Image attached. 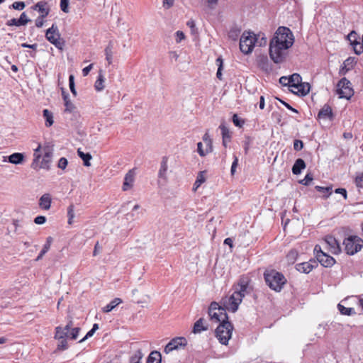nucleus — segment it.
I'll return each instance as SVG.
<instances>
[{"instance_id":"obj_50","label":"nucleus","mask_w":363,"mask_h":363,"mask_svg":"<svg viewBox=\"0 0 363 363\" xmlns=\"http://www.w3.org/2000/svg\"><path fill=\"white\" fill-rule=\"evenodd\" d=\"M74 76L72 74L69 75V89H70L71 92L74 96H76L77 92H76L75 87H74Z\"/></svg>"},{"instance_id":"obj_3","label":"nucleus","mask_w":363,"mask_h":363,"mask_svg":"<svg viewBox=\"0 0 363 363\" xmlns=\"http://www.w3.org/2000/svg\"><path fill=\"white\" fill-rule=\"evenodd\" d=\"M266 284L273 291L279 292L287 282L285 276L274 269H267L264 272Z\"/></svg>"},{"instance_id":"obj_26","label":"nucleus","mask_w":363,"mask_h":363,"mask_svg":"<svg viewBox=\"0 0 363 363\" xmlns=\"http://www.w3.org/2000/svg\"><path fill=\"white\" fill-rule=\"evenodd\" d=\"M122 303V300L120 298H116L112 300L108 304L102 308L104 313H108L115 308L118 305Z\"/></svg>"},{"instance_id":"obj_18","label":"nucleus","mask_w":363,"mask_h":363,"mask_svg":"<svg viewBox=\"0 0 363 363\" xmlns=\"http://www.w3.org/2000/svg\"><path fill=\"white\" fill-rule=\"evenodd\" d=\"M34 11L39 12V16L47 17L50 11V8L48 3L45 1H40L32 6Z\"/></svg>"},{"instance_id":"obj_43","label":"nucleus","mask_w":363,"mask_h":363,"mask_svg":"<svg viewBox=\"0 0 363 363\" xmlns=\"http://www.w3.org/2000/svg\"><path fill=\"white\" fill-rule=\"evenodd\" d=\"M58 340L59 342L57 345V350L64 351L68 349L69 345L67 339H60Z\"/></svg>"},{"instance_id":"obj_40","label":"nucleus","mask_w":363,"mask_h":363,"mask_svg":"<svg viewBox=\"0 0 363 363\" xmlns=\"http://www.w3.org/2000/svg\"><path fill=\"white\" fill-rule=\"evenodd\" d=\"M68 224L72 225L74 218V206L70 204L67 208Z\"/></svg>"},{"instance_id":"obj_58","label":"nucleus","mask_w":363,"mask_h":363,"mask_svg":"<svg viewBox=\"0 0 363 363\" xmlns=\"http://www.w3.org/2000/svg\"><path fill=\"white\" fill-rule=\"evenodd\" d=\"M348 39L350 41L351 44L354 43L355 41H358L357 40V33L354 32V31H352L348 35Z\"/></svg>"},{"instance_id":"obj_53","label":"nucleus","mask_w":363,"mask_h":363,"mask_svg":"<svg viewBox=\"0 0 363 363\" xmlns=\"http://www.w3.org/2000/svg\"><path fill=\"white\" fill-rule=\"evenodd\" d=\"M67 160L65 157H61L58 162V167L65 169L67 166Z\"/></svg>"},{"instance_id":"obj_36","label":"nucleus","mask_w":363,"mask_h":363,"mask_svg":"<svg viewBox=\"0 0 363 363\" xmlns=\"http://www.w3.org/2000/svg\"><path fill=\"white\" fill-rule=\"evenodd\" d=\"M167 157H164L161 162L160 169L159 171V177H164L167 171Z\"/></svg>"},{"instance_id":"obj_25","label":"nucleus","mask_w":363,"mask_h":363,"mask_svg":"<svg viewBox=\"0 0 363 363\" xmlns=\"http://www.w3.org/2000/svg\"><path fill=\"white\" fill-rule=\"evenodd\" d=\"M207 330L208 327L204 325V319L202 318L196 320L193 327V333L195 334Z\"/></svg>"},{"instance_id":"obj_6","label":"nucleus","mask_w":363,"mask_h":363,"mask_svg":"<svg viewBox=\"0 0 363 363\" xmlns=\"http://www.w3.org/2000/svg\"><path fill=\"white\" fill-rule=\"evenodd\" d=\"M72 320H69L65 327H56L54 338L55 340H60L66 339L67 337L70 340H76L81 329L79 327L72 328Z\"/></svg>"},{"instance_id":"obj_15","label":"nucleus","mask_w":363,"mask_h":363,"mask_svg":"<svg viewBox=\"0 0 363 363\" xmlns=\"http://www.w3.org/2000/svg\"><path fill=\"white\" fill-rule=\"evenodd\" d=\"M323 242L325 245V248L332 254L337 255L341 252L340 244L335 237L327 235L325 237Z\"/></svg>"},{"instance_id":"obj_35","label":"nucleus","mask_w":363,"mask_h":363,"mask_svg":"<svg viewBox=\"0 0 363 363\" xmlns=\"http://www.w3.org/2000/svg\"><path fill=\"white\" fill-rule=\"evenodd\" d=\"M203 140L206 145V148L207 149V152L211 153L213 151V141L210 138L208 133H205L203 136Z\"/></svg>"},{"instance_id":"obj_34","label":"nucleus","mask_w":363,"mask_h":363,"mask_svg":"<svg viewBox=\"0 0 363 363\" xmlns=\"http://www.w3.org/2000/svg\"><path fill=\"white\" fill-rule=\"evenodd\" d=\"M337 308H338L340 313L342 315H354L356 313L354 308L345 307L344 306L341 305L340 303H339L337 305Z\"/></svg>"},{"instance_id":"obj_14","label":"nucleus","mask_w":363,"mask_h":363,"mask_svg":"<svg viewBox=\"0 0 363 363\" xmlns=\"http://www.w3.org/2000/svg\"><path fill=\"white\" fill-rule=\"evenodd\" d=\"M313 252L317 260L325 267H331L335 263V259L323 252L319 245L315 246Z\"/></svg>"},{"instance_id":"obj_28","label":"nucleus","mask_w":363,"mask_h":363,"mask_svg":"<svg viewBox=\"0 0 363 363\" xmlns=\"http://www.w3.org/2000/svg\"><path fill=\"white\" fill-rule=\"evenodd\" d=\"M161 362V354L157 351L152 352L147 359V363H160Z\"/></svg>"},{"instance_id":"obj_51","label":"nucleus","mask_w":363,"mask_h":363,"mask_svg":"<svg viewBox=\"0 0 363 363\" xmlns=\"http://www.w3.org/2000/svg\"><path fill=\"white\" fill-rule=\"evenodd\" d=\"M53 239L52 237L49 236L46 239V242L43 245V250L48 252L51 247Z\"/></svg>"},{"instance_id":"obj_57","label":"nucleus","mask_w":363,"mask_h":363,"mask_svg":"<svg viewBox=\"0 0 363 363\" xmlns=\"http://www.w3.org/2000/svg\"><path fill=\"white\" fill-rule=\"evenodd\" d=\"M185 38V35L184 32L181 30H178L176 33V41L177 43H180L182 40Z\"/></svg>"},{"instance_id":"obj_38","label":"nucleus","mask_w":363,"mask_h":363,"mask_svg":"<svg viewBox=\"0 0 363 363\" xmlns=\"http://www.w3.org/2000/svg\"><path fill=\"white\" fill-rule=\"evenodd\" d=\"M315 188L318 191L325 194L323 197L325 199L328 198L332 194V188L331 187H323V186H316Z\"/></svg>"},{"instance_id":"obj_5","label":"nucleus","mask_w":363,"mask_h":363,"mask_svg":"<svg viewBox=\"0 0 363 363\" xmlns=\"http://www.w3.org/2000/svg\"><path fill=\"white\" fill-rule=\"evenodd\" d=\"M290 90L298 95L306 96L310 91V84L302 82V78L299 74L294 73L289 77Z\"/></svg>"},{"instance_id":"obj_29","label":"nucleus","mask_w":363,"mask_h":363,"mask_svg":"<svg viewBox=\"0 0 363 363\" xmlns=\"http://www.w3.org/2000/svg\"><path fill=\"white\" fill-rule=\"evenodd\" d=\"M43 117L45 119V126L50 127L53 125V114L48 109L43 110Z\"/></svg>"},{"instance_id":"obj_32","label":"nucleus","mask_w":363,"mask_h":363,"mask_svg":"<svg viewBox=\"0 0 363 363\" xmlns=\"http://www.w3.org/2000/svg\"><path fill=\"white\" fill-rule=\"evenodd\" d=\"M62 97L65 101V111L72 112L74 108V106L69 100L68 94L65 93V91H62Z\"/></svg>"},{"instance_id":"obj_2","label":"nucleus","mask_w":363,"mask_h":363,"mask_svg":"<svg viewBox=\"0 0 363 363\" xmlns=\"http://www.w3.org/2000/svg\"><path fill=\"white\" fill-rule=\"evenodd\" d=\"M53 145L50 143H45L43 145H38L34 150L33 160L31 167L38 171L40 169L49 170L53 156Z\"/></svg>"},{"instance_id":"obj_44","label":"nucleus","mask_w":363,"mask_h":363,"mask_svg":"<svg viewBox=\"0 0 363 363\" xmlns=\"http://www.w3.org/2000/svg\"><path fill=\"white\" fill-rule=\"evenodd\" d=\"M142 353L140 351H137L133 355L130 357V363H141Z\"/></svg>"},{"instance_id":"obj_30","label":"nucleus","mask_w":363,"mask_h":363,"mask_svg":"<svg viewBox=\"0 0 363 363\" xmlns=\"http://www.w3.org/2000/svg\"><path fill=\"white\" fill-rule=\"evenodd\" d=\"M206 182L205 177V172H200L196 177V179L194 182L193 190L196 191V189Z\"/></svg>"},{"instance_id":"obj_19","label":"nucleus","mask_w":363,"mask_h":363,"mask_svg":"<svg viewBox=\"0 0 363 363\" xmlns=\"http://www.w3.org/2000/svg\"><path fill=\"white\" fill-rule=\"evenodd\" d=\"M317 118L318 119H328L332 121L334 118V115L331 106L328 104H324L319 111Z\"/></svg>"},{"instance_id":"obj_21","label":"nucleus","mask_w":363,"mask_h":363,"mask_svg":"<svg viewBox=\"0 0 363 363\" xmlns=\"http://www.w3.org/2000/svg\"><path fill=\"white\" fill-rule=\"evenodd\" d=\"M258 67L262 71L269 73L272 71V65L267 56H259L257 60Z\"/></svg>"},{"instance_id":"obj_33","label":"nucleus","mask_w":363,"mask_h":363,"mask_svg":"<svg viewBox=\"0 0 363 363\" xmlns=\"http://www.w3.org/2000/svg\"><path fill=\"white\" fill-rule=\"evenodd\" d=\"M104 75L102 74V72L100 71L99 76H98V79H96V81L95 82V84H94L95 89L98 91L103 90L104 88Z\"/></svg>"},{"instance_id":"obj_20","label":"nucleus","mask_w":363,"mask_h":363,"mask_svg":"<svg viewBox=\"0 0 363 363\" xmlns=\"http://www.w3.org/2000/svg\"><path fill=\"white\" fill-rule=\"evenodd\" d=\"M318 264L314 260H310L309 262L299 263L296 265V269L302 273L308 274L313 268L317 266Z\"/></svg>"},{"instance_id":"obj_49","label":"nucleus","mask_w":363,"mask_h":363,"mask_svg":"<svg viewBox=\"0 0 363 363\" xmlns=\"http://www.w3.org/2000/svg\"><path fill=\"white\" fill-rule=\"evenodd\" d=\"M15 10H23L26 7V4L23 1H15L11 6Z\"/></svg>"},{"instance_id":"obj_39","label":"nucleus","mask_w":363,"mask_h":363,"mask_svg":"<svg viewBox=\"0 0 363 363\" xmlns=\"http://www.w3.org/2000/svg\"><path fill=\"white\" fill-rule=\"evenodd\" d=\"M216 63L218 66L216 77L220 80L222 79V69L223 65V59L220 57H218L216 60Z\"/></svg>"},{"instance_id":"obj_47","label":"nucleus","mask_w":363,"mask_h":363,"mask_svg":"<svg viewBox=\"0 0 363 363\" xmlns=\"http://www.w3.org/2000/svg\"><path fill=\"white\" fill-rule=\"evenodd\" d=\"M313 175L311 173L306 174L305 177L300 181V183L303 185L308 186L310 184V183L313 181Z\"/></svg>"},{"instance_id":"obj_60","label":"nucleus","mask_w":363,"mask_h":363,"mask_svg":"<svg viewBox=\"0 0 363 363\" xmlns=\"http://www.w3.org/2000/svg\"><path fill=\"white\" fill-rule=\"evenodd\" d=\"M335 192L336 194H340L341 195H342V196L344 197L345 199H347V191L344 188H337L335 190Z\"/></svg>"},{"instance_id":"obj_10","label":"nucleus","mask_w":363,"mask_h":363,"mask_svg":"<svg viewBox=\"0 0 363 363\" xmlns=\"http://www.w3.org/2000/svg\"><path fill=\"white\" fill-rule=\"evenodd\" d=\"M45 38L57 49L62 50L65 40L61 38L57 26L54 23L45 32Z\"/></svg>"},{"instance_id":"obj_54","label":"nucleus","mask_w":363,"mask_h":363,"mask_svg":"<svg viewBox=\"0 0 363 363\" xmlns=\"http://www.w3.org/2000/svg\"><path fill=\"white\" fill-rule=\"evenodd\" d=\"M45 17L38 16L35 21V26L37 28H42L45 23Z\"/></svg>"},{"instance_id":"obj_13","label":"nucleus","mask_w":363,"mask_h":363,"mask_svg":"<svg viewBox=\"0 0 363 363\" xmlns=\"http://www.w3.org/2000/svg\"><path fill=\"white\" fill-rule=\"evenodd\" d=\"M269 52L270 58L276 64L284 62L289 55L288 50L271 43H269Z\"/></svg>"},{"instance_id":"obj_45","label":"nucleus","mask_w":363,"mask_h":363,"mask_svg":"<svg viewBox=\"0 0 363 363\" xmlns=\"http://www.w3.org/2000/svg\"><path fill=\"white\" fill-rule=\"evenodd\" d=\"M233 122L237 127L242 128L245 124V121L239 118L237 114H234L233 116Z\"/></svg>"},{"instance_id":"obj_55","label":"nucleus","mask_w":363,"mask_h":363,"mask_svg":"<svg viewBox=\"0 0 363 363\" xmlns=\"http://www.w3.org/2000/svg\"><path fill=\"white\" fill-rule=\"evenodd\" d=\"M363 182V172L357 175L355 178V184L357 187H362V183Z\"/></svg>"},{"instance_id":"obj_1","label":"nucleus","mask_w":363,"mask_h":363,"mask_svg":"<svg viewBox=\"0 0 363 363\" xmlns=\"http://www.w3.org/2000/svg\"><path fill=\"white\" fill-rule=\"evenodd\" d=\"M250 282V280L247 277H241L238 284L233 286L234 291L233 294L222 298L221 303L226 310L233 313L237 311L239 305L247 293Z\"/></svg>"},{"instance_id":"obj_8","label":"nucleus","mask_w":363,"mask_h":363,"mask_svg":"<svg viewBox=\"0 0 363 363\" xmlns=\"http://www.w3.org/2000/svg\"><path fill=\"white\" fill-rule=\"evenodd\" d=\"M233 330V325L230 322L220 323L215 331L216 337L219 342L222 345H227L229 340L231 338Z\"/></svg>"},{"instance_id":"obj_16","label":"nucleus","mask_w":363,"mask_h":363,"mask_svg":"<svg viewBox=\"0 0 363 363\" xmlns=\"http://www.w3.org/2000/svg\"><path fill=\"white\" fill-rule=\"evenodd\" d=\"M187 345V340L184 337H177L173 338L164 347V352L168 354L174 350H178L181 347H185Z\"/></svg>"},{"instance_id":"obj_23","label":"nucleus","mask_w":363,"mask_h":363,"mask_svg":"<svg viewBox=\"0 0 363 363\" xmlns=\"http://www.w3.org/2000/svg\"><path fill=\"white\" fill-rule=\"evenodd\" d=\"M52 199L49 194H43L39 200V206L41 209L49 210L51 206Z\"/></svg>"},{"instance_id":"obj_31","label":"nucleus","mask_w":363,"mask_h":363,"mask_svg":"<svg viewBox=\"0 0 363 363\" xmlns=\"http://www.w3.org/2000/svg\"><path fill=\"white\" fill-rule=\"evenodd\" d=\"M77 153L79 157L83 160L84 165L89 167L91 165L90 160L92 158L91 155L89 153L83 152L79 149L77 150Z\"/></svg>"},{"instance_id":"obj_37","label":"nucleus","mask_w":363,"mask_h":363,"mask_svg":"<svg viewBox=\"0 0 363 363\" xmlns=\"http://www.w3.org/2000/svg\"><path fill=\"white\" fill-rule=\"evenodd\" d=\"M113 47L111 45H108L105 48V55H106V60L108 62V65H110L112 64V60H113Z\"/></svg>"},{"instance_id":"obj_64","label":"nucleus","mask_w":363,"mask_h":363,"mask_svg":"<svg viewBox=\"0 0 363 363\" xmlns=\"http://www.w3.org/2000/svg\"><path fill=\"white\" fill-rule=\"evenodd\" d=\"M174 1V0H164L163 6L167 9H169L171 6H173Z\"/></svg>"},{"instance_id":"obj_17","label":"nucleus","mask_w":363,"mask_h":363,"mask_svg":"<svg viewBox=\"0 0 363 363\" xmlns=\"http://www.w3.org/2000/svg\"><path fill=\"white\" fill-rule=\"evenodd\" d=\"M135 178V169H130L125 175L122 189L124 191L131 189L133 186Z\"/></svg>"},{"instance_id":"obj_59","label":"nucleus","mask_w":363,"mask_h":363,"mask_svg":"<svg viewBox=\"0 0 363 363\" xmlns=\"http://www.w3.org/2000/svg\"><path fill=\"white\" fill-rule=\"evenodd\" d=\"M279 83L283 86H288L289 87V77L283 76L280 77Z\"/></svg>"},{"instance_id":"obj_24","label":"nucleus","mask_w":363,"mask_h":363,"mask_svg":"<svg viewBox=\"0 0 363 363\" xmlns=\"http://www.w3.org/2000/svg\"><path fill=\"white\" fill-rule=\"evenodd\" d=\"M306 165L303 159L298 158L295 161L292 167V172L295 175L299 174L303 169L306 168Z\"/></svg>"},{"instance_id":"obj_42","label":"nucleus","mask_w":363,"mask_h":363,"mask_svg":"<svg viewBox=\"0 0 363 363\" xmlns=\"http://www.w3.org/2000/svg\"><path fill=\"white\" fill-rule=\"evenodd\" d=\"M219 128L221 130L223 139L230 140L231 135L228 128L224 125H220Z\"/></svg>"},{"instance_id":"obj_7","label":"nucleus","mask_w":363,"mask_h":363,"mask_svg":"<svg viewBox=\"0 0 363 363\" xmlns=\"http://www.w3.org/2000/svg\"><path fill=\"white\" fill-rule=\"evenodd\" d=\"M208 315L215 323L229 322L226 309L217 302H212L208 308Z\"/></svg>"},{"instance_id":"obj_48","label":"nucleus","mask_w":363,"mask_h":363,"mask_svg":"<svg viewBox=\"0 0 363 363\" xmlns=\"http://www.w3.org/2000/svg\"><path fill=\"white\" fill-rule=\"evenodd\" d=\"M197 152L201 157H204L208 155L209 152H207V149H203V144L201 142L197 143Z\"/></svg>"},{"instance_id":"obj_11","label":"nucleus","mask_w":363,"mask_h":363,"mask_svg":"<svg viewBox=\"0 0 363 363\" xmlns=\"http://www.w3.org/2000/svg\"><path fill=\"white\" fill-rule=\"evenodd\" d=\"M257 39L256 35L251 32H244L240 40V49L242 52H252Z\"/></svg>"},{"instance_id":"obj_46","label":"nucleus","mask_w":363,"mask_h":363,"mask_svg":"<svg viewBox=\"0 0 363 363\" xmlns=\"http://www.w3.org/2000/svg\"><path fill=\"white\" fill-rule=\"evenodd\" d=\"M60 7L64 13H69V0H60Z\"/></svg>"},{"instance_id":"obj_52","label":"nucleus","mask_w":363,"mask_h":363,"mask_svg":"<svg viewBox=\"0 0 363 363\" xmlns=\"http://www.w3.org/2000/svg\"><path fill=\"white\" fill-rule=\"evenodd\" d=\"M303 147V143L301 140H295L294 141V149L296 151H299L302 150Z\"/></svg>"},{"instance_id":"obj_63","label":"nucleus","mask_w":363,"mask_h":363,"mask_svg":"<svg viewBox=\"0 0 363 363\" xmlns=\"http://www.w3.org/2000/svg\"><path fill=\"white\" fill-rule=\"evenodd\" d=\"M95 333V331L93 330V329H91L87 333L86 335L82 339L79 341V342H83L84 341H85L87 338L91 337L94 333Z\"/></svg>"},{"instance_id":"obj_9","label":"nucleus","mask_w":363,"mask_h":363,"mask_svg":"<svg viewBox=\"0 0 363 363\" xmlns=\"http://www.w3.org/2000/svg\"><path fill=\"white\" fill-rule=\"evenodd\" d=\"M345 252L349 255H354L363 247V240L357 235H350L343 241Z\"/></svg>"},{"instance_id":"obj_22","label":"nucleus","mask_w":363,"mask_h":363,"mask_svg":"<svg viewBox=\"0 0 363 363\" xmlns=\"http://www.w3.org/2000/svg\"><path fill=\"white\" fill-rule=\"evenodd\" d=\"M28 21L29 20L27 18V15L25 12H23L18 19L11 18L6 22V25L9 26H25Z\"/></svg>"},{"instance_id":"obj_61","label":"nucleus","mask_w":363,"mask_h":363,"mask_svg":"<svg viewBox=\"0 0 363 363\" xmlns=\"http://www.w3.org/2000/svg\"><path fill=\"white\" fill-rule=\"evenodd\" d=\"M92 67H93V65L92 64H90L87 67H84L82 69V74H83V76L84 77L87 76L89 74V72L91 71V69H92Z\"/></svg>"},{"instance_id":"obj_27","label":"nucleus","mask_w":363,"mask_h":363,"mask_svg":"<svg viewBox=\"0 0 363 363\" xmlns=\"http://www.w3.org/2000/svg\"><path fill=\"white\" fill-rule=\"evenodd\" d=\"M23 159H24V156L22 153L16 152V153L11 155L9 157V162L12 164H18L21 163L23 162Z\"/></svg>"},{"instance_id":"obj_12","label":"nucleus","mask_w":363,"mask_h":363,"mask_svg":"<svg viewBox=\"0 0 363 363\" xmlns=\"http://www.w3.org/2000/svg\"><path fill=\"white\" fill-rule=\"evenodd\" d=\"M337 94L341 99H350L354 95L351 82L345 77L342 78L337 84Z\"/></svg>"},{"instance_id":"obj_62","label":"nucleus","mask_w":363,"mask_h":363,"mask_svg":"<svg viewBox=\"0 0 363 363\" xmlns=\"http://www.w3.org/2000/svg\"><path fill=\"white\" fill-rule=\"evenodd\" d=\"M238 159L237 157H235V160L233 162V164H232V166H231V169H230V172H231V174L233 175L235 172V169L238 166Z\"/></svg>"},{"instance_id":"obj_56","label":"nucleus","mask_w":363,"mask_h":363,"mask_svg":"<svg viewBox=\"0 0 363 363\" xmlns=\"http://www.w3.org/2000/svg\"><path fill=\"white\" fill-rule=\"evenodd\" d=\"M46 221V218L43 216H38L34 219L35 223L38 225H41L45 223Z\"/></svg>"},{"instance_id":"obj_4","label":"nucleus","mask_w":363,"mask_h":363,"mask_svg":"<svg viewBox=\"0 0 363 363\" xmlns=\"http://www.w3.org/2000/svg\"><path fill=\"white\" fill-rule=\"evenodd\" d=\"M294 43V37L291 30L289 28L281 26L277 29L269 43L277 45L289 50Z\"/></svg>"},{"instance_id":"obj_41","label":"nucleus","mask_w":363,"mask_h":363,"mask_svg":"<svg viewBox=\"0 0 363 363\" xmlns=\"http://www.w3.org/2000/svg\"><path fill=\"white\" fill-rule=\"evenodd\" d=\"M353 47L354 51L357 55H360L363 52V42L355 41L351 44Z\"/></svg>"}]
</instances>
